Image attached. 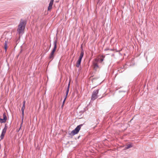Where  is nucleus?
Wrapping results in <instances>:
<instances>
[{
	"mask_svg": "<svg viewBox=\"0 0 158 158\" xmlns=\"http://www.w3.org/2000/svg\"><path fill=\"white\" fill-rule=\"evenodd\" d=\"M26 23V20L22 19L21 20L17 30V31L19 34H22L23 33Z\"/></svg>",
	"mask_w": 158,
	"mask_h": 158,
	"instance_id": "1",
	"label": "nucleus"
},
{
	"mask_svg": "<svg viewBox=\"0 0 158 158\" xmlns=\"http://www.w3.org/2000/svg\"><path fill=\"white\" fill-rule=\"evenodd\" d=\"M57 47V44H56V42L55 41L54 44V47L52 51L50 53V54L49 56V59L50 60V61L52 60L54 58L55 54L54 53L55 52L56 49Z\"/></svg>",
	"mask_w": 158,
	"mask_h": 158,
	"instance_id": "2",
	"label": "nucleus"
},
{
	"mask_svg": "<svg viewBox=\"0 0 158 158\" xmlns=\"http://www.w3.org/2000/svg\"><path fill=\"white\" fill-rule=\"evenodd\" d=\"M82 125L83 124H81L77 126V127L74 130H73L71 131V133H70V135H74L77 134Z\"/></svg>",
	"mask_w": 158,
	"mask_h": 158,
	"instance_id": "3",
	"label": "nucleus"
},
{
	"mask_svg": "<svg viewBox=\"0 0 158 158\" xmlns=\"http://www.w3.org/2000/svg\"><path fill=\"white\" fill-rule=\"evenodd\" d=\"M84 55V52L83 51H81V54L80 55L79 58L78 59L77 64H76V67H79V66L81 64V59L83 56Z\"/></svg>",
	"mask_w": 158,
	"mask_h": 158,
	"instance_id": "4",
	"label": "nucleus"
},
{
	"mask_svg": "<svg viewBox=\"0 0 158 158\" xmlns=\"http://www.w3.org/2000/svg\"><path fill=\"white\" fill-rule=\"evenodd\" d=\"M99 89H98L94 90L92 93L91 99L92 100H94L98 98L97 94L99 92Z\"/></svg>",
	"mask_w": 158,
	"mask_h": 158,
	"instance_id": "5",
	"label": "nucleus"
},
{
	"mask_svg": "<svg viewBox=\"0 0 158 158\" xmlns=\"http://www.w3.org/2000/svg\"><path fill=\"white\" fill-rule=\"evenodd\" d=\"M97 60L96 59H95L94 61L93 62V66L94 68V69L96 70L99 68L98 66L97 63Z\"/></svg>",
	"mask_w": 158,
	"mask_h": 158,
	"instance_id": "6",
	"label": "nucleus"
},
{
	"mask_svg": "<svg viewBox=\"0 0 158 158\" xmlns=\"http://www.w3.org/2000/svg\"><path fill=\"white\" fill-rule=\"evenodd\" d=\"M25 108V106H22L21 108V111L22 112V123L21 124L23 123V120L24 119V111Z\"/></svg>",
	"mask_w": 158,
	"mask_h": 158,
	"instance_id": "7",
	"label": "nucleus"
},
{
	"mask_svg": "<svg viewBox=\"0 0 158 158\" xmlns=\"http://www.w3.org/2000/svg\"><path fill=\"white\" fill-rule=\"evenodd\" d=\"M54 0H51L48 8V10H50L52 8Z\"/></svg>",
	"mask_w": 158,
	"mask_h": 158,
	"instance_id": "8",
	"label": "nucleus"
},
{
	"mask_svg": "<svg viewBox=\"0 0 158 158\" xmlns=\"http://www.w3.org/2000/svg\"><path fill=\"white\" fill-rule=\"evenodd\" d=\"M70 83L69 82V83L68 84V86L67 88V89L66 92V94L65 97H66V98H67V96L68 95V94L69 92V85H70Z\"/></svg>",
	"mask_w": 158,
	"mask_h": 158,
	"instance_id": "9",
	"label": "nucleus"
},
{
	"mask_svg": "<svg viewBox=\"0 0 158 158\" xmlns=\"http://www.w3.org/2000/svg\"><path fill=\"white\" fill-rule=\"evenodd\" d=\"M3 118L4 120L6 121L7 118L5 113H3Z\"/></svg>",
	"mask_w": 158,
	"mask_h": 158,
	"instance_id": "10",
	"label": "nucleus"
},
{
	"mask_svg": "<svg viewBox=\"0 0 158 158\" xmlns=\"http://www.w3.org/2000/svg\"><path fill=\"white\" fill-rule=\"evenodd\" d=\"M7 127L6 126V125H5V127L2 130V132L5 133L7 129Z\"/></svg>",
	"mask_w": 158,
	"mask_h": 158,
	"instance_id": "11",
	"label": "nucleus"
},
{
	"mask_svg": "<svg viewBox=\"0 0 158 158\" xmlns=\"http://www.w3.org/2000/svg\"><path fill=\"white\" fill-rule=\"evenodd\" d=\"M132 147V144H128L126 145V148L127 149H129V148Z\"/></svg>",
	"mask_w": 158,
	"mask_h": 158,
	"instance_id": "12",
	"label": "nucleus"
},
{
	"mask_svg": "<svg viewBox=\"0 0 158 158\" xmlns=\"http://www.w3.org/2000/svg\"><path fill=\"white\" fill-rule=\"evenodd\" d=\"M6 122V121L4 120L3 118H0V123H5Z\"/></svg>",
	"mask_w": 158,
	"mask_h": 158,
	"instance_id": "13",
	"label": "nucleus"
},
{
	"mask_svg": "<svg viewBox=\"0 0 158 158\" xmlns=\"http://www.w3.org/2000/svg\"><path fill=\"white\" fill-rule=\"evenodd\" d=\"M5 133H3L2 132V134L1 135V136H0V138H1V139H3V137H4V136L5 135Z\"/></svg>",
	"mask_w": 158,
	"mask_h": 158,
	"instance_id": "14",
	"label": "nucleus"
},
{
	"mask_svg": "<svg viewBox=\"0 0 158 158\" xmlns=\"http://www.w3.org/2000/svg\"><path fill=\"white\" fill-rule=\"evenodd\" d=\"M7 44L6 43V41L5 43V45H4V48L5 50V52H6V49H7Z\"/></svg>",
	"mask_w": 158,
	"mask_h": 158,
	"instance_id": "15",
	"label": "nucleus"
},
{
	"mask_svg": "<svg viewBox=\"0 0 158 158\" xmlns=\"http://www.w3.org/2000/svg\"><path fill=\"white\" fill-rule=\"evenodd\" d=\"M101 57L102 58L100 59V60L101 62H102L104 58L105 57V56H102Z\"/></svg>",
	"mask_w": 158,
	"mask_h": 158,
	"instance_id": "16",
	"label": "nucleus"
},
{
	"mask_svg": "<svg viewBox=\"0 0 158 158\" xmlns=\"http://www.w3.org/2000/svg\"><path fill=\"white\" fill-rule=\"evenodd\" d=\"M66 97H65V98H64V99L63 102V105H62V107H63L64 106V102H65V100H66Z\"/></svg>",
	"mask_w": 158,
	"mask_h": 158,
	"instance_id": "17",
	"label": "nucleus"
},
{
	"mask_svg": "<svg viewBox=\"0 0 158 158\" xmlns=\"http://www.w3.org/2000/svg\"><path fill=\"white\" fill-rule=\"evenodd\" d=\"M25 101H24L23 102V106H25Z\"/></svg>",
	"mask_w": 158,
	"mask_h": 158,
	"instance_id": "18",
	"label": "nucleus"
},
{
	"mask_svg": "<svg viewBox=\"0 0 158 158\" xmlns=\"http://www.w3.org/2000/svg\"><path fill=\"white\" fill-rule=\"evenodd\" d=\"M106 50V49H105V50ZM107 50V49H106V50Z\"/></svg>",
	"mask_w": 158,
	"mask_h": 158,
	"instance_id": "19",
	"label": "nucleus"
},
{
	"mask_svg": "<svg viewBox=\"0 0 158 158\" xmlns=\"http://www.w3.org/2000/svg\"><path fill=\"white\" fill-rule=\"evenodd\" d=\"M157 89H158V87H157Z\"/></svg>",
	"mask_w": 158,
	"mask_h": 158,
	"instance_id": "20",
	"label": "nucleus"
}]
</instances>
